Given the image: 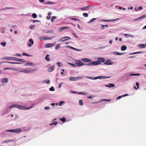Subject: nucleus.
<instances>
[{
    "label": "nucleus",
    "mask_w": 146,
    "mask_h": 146,
    "mask_svg": "<svg viewBox=\"0 0 146 146\" xmlns=\"http://www.w3.org/2000/svg\"><path fill=\"white\" fill-rule=\"evenodd\" d=\"M33 107V105L29 107H26L22 105L17 104L16 108L21 110H29Z\"/></svg>",
    "instance_id": "1"
},
{
    "label": "nucleus",
    "mask_w": 146,
    "mask_h": 146,
    "mask_svg": "<svg viewBox=\"0 0 146 146\" xmlns=\"http://www.w3.org/2000/svg\"><path fill=\"white\" fill-rule=\"evenodd\" d=\"M21 128H17L10 130H8L6 131L7 132H11L19 133L21 131Z\"/></svg>",
    "instance_id": "2"
},
{
    "label": "nucleus",
    "mask_w": 146,
    "mask_h": 146,
    "mask_svg": "<svg viewBox=\"0 0 146 146\" xmlns=\"http://www.w3.org/2000/svg\"><path fill=\"white\" fill-rule=\"evenodd\" d=\"M100 63L98 61H93L90 63H89L86 64L88 66H95L99 64Z\"/></svg>",
    "instance_id": "3"
},
{
    "label": "nucleus",
    "mask_w": 146,
    "mask_h": 146,
    "mask_svg": "<svg viewBox=\"0 0 146 146\" xmlns=\"http://www.w3.org/2000/svg\"><path fill=\"white\" fill-rule=\"evenodd\" d=\"M54 37H40L38 38V39L40 40H51L54 38Z\"/></svg>",
    "instance_id": "4"
},
{
    "label": "nucleus",
    "mask_w": 146,
    "mask_h": 146,
    "mask_svg": "<svg viewBox=\"0 0 146 146\" xmlns=\"http://www.w3.org/2000/svg\"><path fill=\"white\" fill-rule=\"evenodd\" d=\"M12 60H15L17 61H19L22 62V63L25 62V61L23 59H20L19 58H16V57H12Z\"/></svg>",
    "instance_id": "5"
},
{
    "label": "nucleus",
    "mask_w": 146,
    "mask_h": 146,
    "mask_svg": "<svg viewBox=\"0 0 146 146\" xmlns=\"http://www.w3.org/2000/svg\"><path fill=\"white\" fill-rule=\"evenodd\" d=\"M83 77L82 76H79L78 77H72L70 78V80L71 81H74L78 80H79L82 79Z\"/></svg>",
    "instance_id": "6"
},
{
    "label": "nucleus",
    "mask_w": 146,
    "mask_h": 146,
    "mask_svg": "<svg viewBox=\"0 0 146 146\" xmlns=\"http://www.w3.org/2000/svg\"><path fill=\"white\" fill-rule=\"evenodd\" d=\"M75 60L78 62H75V63L76 66L79 67L85 65V64L83 63L80 60Z\"/></svg>",
    "instance_id": "7"
},
{
    "label": "nucleus",
    "mask_w": 146,
    "mask_h": 146,
    "mask_svg": "<svg viewBox=\"0 0 146 146\" xmlns=\"http://www.w3.org/2000/svg\"><path fill=\"white\" fill-rule=\"evenodd\" d=\"M111 78L110 76H100L97 77H95V80L98 79H105L106 78Z\"/></svg>",
    "instance_id": "8"
},
{
    "label": "nucleus",
    "mask_w": 146,
    "mask_h": 146,
    "mask_svg": "<svg viewBox=\"0 0 146 146\" xmlns=\"http://www.w3.org/2000/svg\"><path fill=\"white\" fill-rule=\"evenodd\" d=\"M145 17H146V14L144 15L137 18L134 19L133 20V21H137Z\"/></svg>",
    "instance_id": "9"
},
{
    "label": "nucleus",
    "mask_w": 146,
    "mask_h": 146,
    "mask_svg": "<svg viewBox=\"0 0 146 146\" xmlns=\"http://www.w3.org/2000/svg\"><path fill=\"white\" fill-rule=\"evenodd\" d=\"M9 79L7 78H2L1 80V82L2 83H7L8 82Z\"/></svg>",
    "instance_id": "10"
},
{
    "label": "nucleus",
    "mask_w": 146,
    "mask_h": 146,
    "mask_svg": "<svg viewBox=\"0 0 146 146\" xmlns=\"http://www.w3.org/2000/svg\"><path fill=\"white\" fill-rule=\"evenodd\" d=\"M37 70V69H33L32 70H24V72L27 73H29L31 72L36 71Z\"/></svg>",
    "instance_id": "11"
},
{
    "label": "nucleus",
    "mask_w": 146,
    "mask_h": 146,
    "mask_svg": "<svg viewBox=\"0 0 146 146\" xmlns=\"http://www.w3.org/2000/svg\"><path fill=\"white\" fill-rule=\"evenodd\" d=\"M67 47L70 48L71 49H73L75 50L78 51H81L82 50L80 49H79L75 48H74L72 46H66Z\"/></svg>",
    "instance_id": "12"
},
{
    "label": "nucleus",
    "mask_w": 146,
    "mask_h": 146,
    "mask_svg": "<svg viewBox=\"0 0 146 146\" xmlns=\"http://www.w3.org/2000/svg\"><path fill=\"white\" fill-rule=\"evenodd\" d=\"M98 61L100 62H104L105 61V59L104 58L102 57H98L97 58Z\"/></svg>",
    "instance_id": "13"
},
{
    "label": "nucleus",
    "mask_w": 146,
    "mask_h": 146,
    "mask_svg": "<svg viewBox=\"0 0 146 146\" xmlns=\"http://www.w3.org/2000/svg\"><path fill=\"white\" fill-rule=\"evenodd\" d=\"M55 66L54 65H53L50 67L47 70V71L49 72H50L54 70V69Z\"/></svg>",
    "instance_id": "14"
},
{
    "label": "nucleus",
    "mask_w": 146,
    "mask_h": 146,
    "mask_svg": "<svg viewBox=\"0 0 146 146\" xmlns=\"http://www.w3.org/2000/svg\"><path fill=\"white\" fill-rule=\"evenodd\" d=\"M54 45L52 43H48L46 44L45 46L44 47L45 48H50L53 46Z\"/></svg>",
    "instance_id": "15"
},
{
    "label": "nucleus",
    "mask_w": 146,
    "mask_h": 146,
    "mask_svg": "<svg viewBox=\"0 0 146 146\" xmlns=\"http://www.w3.org/2000/svg\"><path fill=\"white\" fill-rule=\"evenodd\" d=\"M69 28V27H68L65 26V27H61L59 28L58 29V31H60L61 32L63 30L66 29H68Z\"/></svg>",
    "instance_id": "16"
},
{
    "label": "nucleus",
    "mask_w": 146,
    "mask_h": 146,
    "mask_svg": "<svg viewBox=\"0 0 146 146\" xmlns=\"http://www.w3.org/2000/svg\"><path fill=\"white\" fill-rule=\"evenodd\" d=\"M81 60L84 62H90L92 61L91 60L87 58H84L82 59Z\"/></svg>",
    "instance_id": "17"
},
{
    "label": "nucleus",
    "mask_w": 146,
    "mask_h": 146,
    "mask_svg": "<svg viewBox=\"0 0 146 146\" xmlns=\"http://www.w3.org/2000/svg\"><path fill=\"white\" fill-rule=\"evenodd\" d=\"M104 64L106 65H111L112 64V62L110 60H107L104 63Z\"/></svg>",
    "instance_id": "18"
},
{
    "label": "nucleus",
    "mask_w": 146,
    "mask_h": 146,
    "mask_svg": "<svg viewBox=\"0 0 146 146\" xmlns=\"http://www.w3.org/2000/svg\"><path fill=\"white\" fill-rule=\"evenodd\" d=\"M25 65L31 66H34V64L32 62H28L25 64Z\"/></svg>",
    "instance_id": "19"
},
{
    "label": "nucleus",
    "mask_w": 146,
    "mask_h": 146,
    "mask_svg": "<svg viewBox=\"0 0 146 146\" xmlns=\"http://www.w3.org/2000/svg\"><path fill=\"white\" fill-rule=\"evenodd\" d=\"M66 41V39H65V36L62 37L59 39L58 40V42H61L63 41Z\"/></svg>",
    "instance_id": "20"
},
{
    "label": "nucleus",
    "mask_w": 146,
    "mask_h": 146,
    "mask_svg": "<svg viewBox=\"0 0 146 146\" xmlns=\"http://www.w3.org/2000/svg\"><path fill=\"white\" fill-rule=\"evenodd\" d=\"M105 86L109 87V88H111V87H114L115 85L113 84L112 83H110L108 85H105Z\"/></svg>",
    "instance_id": "21"
},
{
    "label": "nucleus",
    "mask_w": 146,
    "mask_h": 146,
    "mask_svg": "<svg viewBox=\"0 0 146 146\" xmlns=\"http://www.w3.org/2000/svg\"><path fill=\"white\" fill-rule=\"evenodd\" d=\"M4 62L5 63H9L10 64H22V63H20V62Z\"/></svg>",
    "instance_id": "22"
},
{
    "label": "nucleus",
    "mask_w": 146,
    "mask_h": 146,
    "mask_svg": "<svg viewBox=\"0 0 146 146\" xmlns=\"http://www.w3.org/2000/svg\"><path fill=\"white\" fill-rule=\"evenodd\" d=\"M124 53H119L117 52H113L112 54H115L117 55H121L124 54Z\"/></svg>",
    "instance_id": "23"
},
{
    "label": "nucleus",
    "mask_w": 146,
    "mask_h": 146,
    "mask_svg": "<svg viewBox=\"0 0 146 146\" xmlns=\"http://www.w3.org/2000/svg\"><path fill=\"white\" fill-rule=\"evenodd\" d=\"M54 31L53 30H48L46 31V33H51L53 34L54 33Z\"/></svg>",
    "instance_id": "24"
},
{
    "label": "nucleus",
    "mask_w": 146,
    "mask_h": 146,
    "mask_svg": "<svg viewBox=\"0 0 146 146\" xmlns=\"http://www.w3.org/2000/svg\"><path fill=\"white\" fill-rule=\"evenodd\" d=\"M4 70H17V69L16 68H11L10 67H8V68H4L3 69Z\"/></svg>",
    "instance_id": "25"
},
{
    "label": "nucleus",
    "mask_w": 146,
    "mask_h": 146,
    "mask_svg": "<svg viewBox=\"0 0 146 146\" xmlns=\"http://www.w3.org/2000/svg\"><path fill=\"white\" fill-rule=\"evenodd\" d=\"M122 34L124 35V36L126 37H133V36L129 34Z\"/></svg>",
    "instance_id": "26"
},
{
    "label": "nucleus",
    "mask_w": 146,
    "mask_h": 146,
    "mask_svg": "<svg viewBox=\"0 0 146 146\" xmlns=\"http://www.w3.org/2000/svg\"><path fill=\"white\" fill-rule=\"evenodd\" d=\"M127 49V47L125 45H123L121 46V49L122 51H124Z\"/></svg>",
    "instance_id": "27"
},
{
    "label": "nucleus",
    "mask_w": 146,
    "mask_h": 146,
    "mask_svg": "<svg viewBox=\"0 0 146 146\" xmlns=\"http://www.w3.org/2000/svg\"><path fill=\"white\" fill-rule=\"evenodd\" d=\"M50 80H44L43 81L42 83H46L47 84H49L50 83Z\"/></svg>",
    "instance_id": "28"
},
{
    "label": "nucleus",
    "mask_w": 146,
    "mask_h": 146,
    "mask_svg": "<svg viewBox=\"0 0 146 146\" xmlns=\"http://www.w3.org/2000/svg\"><path fill=\"white\" fill-rule=\"evenodd\" d=\"M49 55L48 54H47L45 57V59L47 61H49L50 60V58H49Z\"/></svg>",
    "instance_id": "29"
},
{
    "label": "nucleus",
    "mask_w": 146,
    "mask_h": 146,
    "mask_svg": "<svg viewBox=\"0 0 146 146\" xmlns=\"http://www.w3.org/2000/svg\"><path fill=\"white\" fill-rule=\"evenodd\" d=\"M65 103V102L64 101H61L59 102L58 105L59 106H61L64 104Z\"/></svg>",
    "instance_id": "30"
},
{
    "label": "nucleus",
    "mask_w": 146,
    "mask_h": 146,
    "mask_svg": "<svg viewBox=\"0 0 146 146\" xmlns=\"http://www.w3.org/2000/svg\"><path fill=\"white\" fill-rule=\"evenodd\" d=\"M16 107H17V104H13V105H11V106H10L9 107V109H11L13 108H16Z\"/></svg>",
    "instance_id": "31"
},
{
    "label": "nucleus",
    "mask_w": 146,
    "mask_h": 146,
    "mask_svg": "<svg viewBox=\"0 0 146 146\" xmlns=\"http://www.w3.org/2000/svg\"><path fill=\"white\" fill-rule=\"evenodd\" d=\"M138 47L140 48H144L145 47V46L143 44H139L138 45Z\"/></svg>",
    "instance_id": "32"
},
{
    "label": "nucleus",
    "mask_w": 146,
    "mask_h": 146,
    "mask_svg": "<svg viewBox=\"0 0 146 146\" xmlns=\"http://www.w3.org/2000/svg\"><path fill=\"white\" fill-rule=\"evenodd\" d=\"M140 74H131L129 75L130 76H140Z\"/></svg>",
    "instance_id": "33"
},
{
    "label": "nucleus",
    "mask_w": 146,
    "mask_h": 146,
    "mask_svg": "<svg viewBox=\"0 0 146 146\" xmlns=\"http://www.w3.org/2000/svg\"><path fill=\"white\" fill-rule=\"evenodd\" d=\"M96 20V19L95 18H94L91 19V20H90V21H89V22H88V23H91L94 21L95 20Z\"/></svg>",
    "instance_id": "34"
},
{
    "label": "nucleus",
    "mask_w": 146,
    "mask_h": 146,
    "mask_svg": "<svg viewBox=\"0 0 146 146\" xmlns=\"http://www.w3.org/2000/svg\"><path fill=\"white\" fill-rule=\"evenodd\" d=\"M59 119H60V121H62V122H64L66 121V119L65 117H64L62 118H60Z\"/></svg>",
    "instance_id": "35"
},
{
    "label": "nucleus",
    "mask_w": 146,
    "mask_h": 146,
    "mask_svg": "<svg viewBox=\"0 0 146 146\" xmlns=\"http://www.w3.org/2000/svg\"><path fill=\"white\" fill-rule=\"evenodd\" d=\"M79 9L82 11H85L87 10L86 6L80 8H79Z\"/></svg>",
    "instance_id": "36"
},
{
    "label": "nucleus",
    "mask_w": 146,
    "mask_h": 146,
    "mask_svg": "<svg viewBox=\"0 0 146 146\" xmlns=\"http://www.w3.org/2000/svg\"><path fill=\"white\" fill-rule=\"evenodd\" d=\"M60 44H57L55 48V50H58L60 47Z\"/></svg>",
    "instance_id": "37"
},
{
    "label": "nucleus",
    "mask_w": 146,
    "mask_h": 146,
    "mask_svg": "<svg viewBox=\"0 0 146 146\" xmlns=\"http://www.w3.org/2000/svg\"><path fill=\"white\" fill-rule=\"evenodd\" d=\"M78 94H79L86 95L87 93L84 92H78Z\"/></svg>",
    "instance_id": "38"
},
{
    "label": "nucleus",
    "mask_w": 146,
    "mask_h": 146,
    "mask_svg": "<svg viewBox=\"0 0 146 146\" xmlns=\"http://www.w3.org/2000/svg\"><path fill=\"white\" fill-rule=\"evenodd\" d=\"M56 64L58 65V66L59 67H61L62 66V63L60 62H57Z\"/></svg>",
    "instance_id": "39"
},
{
    "label": "nucleus",
    "mask_w": 146,
    "mask_h": 146,
    "mask_svg": "<svg viewBox=\"0 0 146 146\" xmlns=\"http://www.w3.org/2000/svg\"><path fill=\"white\" fill-rule=\"evenodd\" d=\"M79 104L81 106H82L83 105V100H79Z\"/></svg>",
    "instance_id": "40"
},
{
    "label": "nucleus",
    "mask_w": 146,
    "mask_h": 146,
    "mask_svg": "<svg viewBox=\"0 0 146 146\" xmlns=\"http://www.w3.org/2000/svg\"><path fill=\"white\" fill-rule=\"evenodd\" d=\"M87 78L88 79H90L95 80V77H90V76H87Z\"/></svg>",
    "instance_id": "41"
},
{
    "label": "nucleus",
    "mask_w": 146,
    "mask_h": 146,
    "mask_svg": "<svg viewBox=\"0 0 146 146\" xmlns=\"http://www.w3.org/2000/svg\"><path fill=\"white\" fill-rule=\"evenodd\" d=\"M111 101V100L106 99H102L101 100V102H103L104 101H106L107 102H110Z\"/></svg>",
    "instance_id": "42"
},
{
    "label": "nucleus",
    "mask_w": 146,
    "mask_h": 146,
    "mask_svg": "<svg viewBox=\"0 0 146 146\" xmlns=\"http://www.w3.org/2000/svg\"><path fill=\"white\" fill-rule=\"evenodd\" d=\"M119 19V18H117L116 19H110V22H113L114 21H117Z\"/></svg>",
    "instance_id": "43"
},
{
    "label": "nucleus",
    "mask_w": 146,
    "mask_h": 146,
    "mask_svg": "<svg viewBox=\"0 0 146 146\" xmlns=\"http://www.w3.org/2000/svg\"><path fill=\"white\" fill-rule=\"evenodd\" d=\"M15 9V8H13V7H6L4 8H3V9H2L1 10H2L5 9Z\"/></svg>",
    "instance_id": "44"
},
{
    "label": "nucleus",
    "mask_w": 146,
    "mask_h": 146,
    "mask_svg": "<svg viewBox=\"0 0 146 146\" xmlns=\"http://www.w3.org/2000/svg\"><path fill=\"white\" fill-rule=\"evenodd\" d=\"M32 16L34 18H36L37 16V15L35 13H33L32 15Z\"/></svg>",
    "instance_id": "45"
},
{
    "label": "nucleus",
    "mask_w": 146,
    "mask_h": 146,
    "mask_svg": "<svg viewBox=\"0 0 146 146\" xmlns=\"http://www.w3.org/2000/svg\"><path fill=\"white\" fill-rule=\"evenodd\" d=\"M68 63L73 67H75L76 66L75 64H74L70 62H68Z\"/></svg>",
    "instance_id": "46"
},
{
    "label": "nucleus",
    "mask_w": 146,
    "mask_h": 146,
    "mask_svg": "<svg viewBox=\"0 0 146 146\" xmlns=\"http://www.w3.org/2000/svg\"><path fill=\"white\" fill-rule=\"evenodd\" d=\"M49 90L50 91H54L55 90L53 86H52L51 87H50L49 88Z\"/></svg>",
    "instance_id": "47"
},
{
    "label": "nucleus",
    "mask_w": 146,
    "mask_h": 146,
    "mask_svg": "<svg viewBox=\"0 0 146 146\" xmlns=\"http://www.w3.org/2000/svg\"><path fill=\"white\" fill-rule=\"evenodd\" d=\"M6 42H1V44L3 46H5L6 45Z\"/></svg>",
    "instance_id": "48"
},
{
    "label": "nucleus",
    "mask_w": 146,
    "mask_h": 146,
    "mask_svg": "<svg viewBox=\"0 0 146 146\" xmlns=\"http://www.w3.org/2000/svg\"><path fill=\"white\" fill-rule=\"evenodd\" d=\"M83 15L85 17H87L88 16V14L87 13H84L83 14Z\"/></svg>",
    "instance_id": "49"
},
{
    "label": "nucleus",
    "mask_w": 146,
    "mask_h": 146,
    "mask_svg": "<svg viewBox=\"0 0 146 146\" xmlns=\"http://www.w3.org/2000/svg\"><path fill=\"white\" fill-rule=\"evenodd\" d=\"M72 34L74 36L78 38V36L76 35V34L73 31H72Z\"/></svg>",
    "instance_id": "50"
},
{
    "label": "nucleus",
    "mask_w": 146,
    "mask_h": 146,
    "mask_svg": "<svg viewBox=\"0 0 146 146\" xmlns=\"http://www.w3.org/2000/svg\"><path fill=\"white\" fill-rule=\"evenodd\" d=\"M101 21L105 22H110V19L109 20H105L103 19L101 20Z\"/></svg>",
    "instance_id": "51"
},
{
    "label": "nucleus",
    "mask_w": 146,
    "mask_h": 146,
    "mask_svg": "<svg viewBox=\"0 0 146 146\" xmlns=\"http://www.w3.org/2000/svg\"><path fill=\"white\" fill-rule=\"evenodd\" d=\"M65 39H66V40H68L71 39V38L69 36H65Z\"/></svg>",
    "instance_id": "52"
},
{
    "label": "nucleus",
    "mask_w": 146,
    "mask_h": 146,
    "mask_svg": "<svg viewBox=\"0 0 146 146\" xmlns=\"http://www.w3.org/2000/svg\"><path fill=\"white\" fill-rule=\"evenodd\" d=\"M29 41L30 43H31V44H34V41L32 39H29Z\"/></svg>",
    "instance_id": "53"
},
{
    "label": "nucleus",
    "mask_w": 146,
    "mask_h": 146,
    "mask_svg": "<svg viewBox=\"0 0 146 146\" xmlns=\"http://www.w3.org/2000/svg\"><path fill=\"white\" fill-rule=\"evenodd\" d=\"M23 55H25L27 56H31V55L25 53L23 52L22 54Z\"/></svg>",
    "instance_id": "54"
},
{
    "label": "nucleus",
    "mask_w": 146,
    "mask_h": 146,
    "mask_svg": "<svg viewBox=\"0 0 146 146\" xmlns=\"http://www.w3.org/2000/svg\"><path fill=\"white\" fill-rule=\"evenodd\" d=\"M95 96L94 95H92L87 97V98L88 99H92L93 98L95 97Z\"/></svg>",
    "instance_id": "55"
},
{
    "label": "nucleus",
    "mask_w": 146,
    "mask_h": 146,
    "mask_svg": "<svg viewBox=\"0 0 146 146\" xmlns=\"http://www.w3.org/2000/svg\"><path fill=\"white\" fill-rule=\"evenodd\" d=\"M14 56H21V55L20 54L16 53L14 55Z\"/></svg>",
    "instance_id": "56"
},
{
    "label": "nucleus",
    "mask_w": 146,
    "mask_h": 146,
    "mask_svg": "<svg viewBox=\"0 0 146 146\" xmlns=\"http://www.w3.org/2000/svg\"><path fill=\"white\" fill-rule=\"evenodd\" d=\"M56 18V17L53 16L52 17V19L51 20V21L53 22L54 21V19H55Z\"/></svg>",
    "instance_id": "57"
},
{
    "label": "nucleus",
    "mask_w": 146,
    "mask_h": 146,
    "mask_svg": "<svg viewBox=\"0 0 146 146\" xmlns=\"http://www.w3.org/2000/svg\"><path fill=\"white\" fill-rule=\"evenodd\" d=\"M50 108L48 106H46L44 108V109L46 110H48L50 109Z\"/></svg>",
    "instance_id": "58"
},
{
    "label": "nucleus",
    "mask_w": 146,
    "mask_h": 146,
    "mask_svg": "<svg viewBox=\"0 0 146 146\" xmlns=\"http://www.w3.org/2000/svg\"><path fill=\"white\" fill-rule=\"evenodd\" d=\"M92 7V6L91 5H89L86 6L87 10L88 9H91Z\"/></svg>",
    "instance_id": "59"
},
{
    "label": "nucleus",
    "mask_w": 146,
    "mask_h": 146,
    "mask_svg": "<svg viewBox=\"0 0 146 146\" xmlns=\"http://www.w3.org/2000/svg\"><path fill=\"white\" fill-rule=\"evenodd\" d=\"M57 124V122L56 121H54L52 123H51L50 124V125H52L53 124L55 125H56Z\"/></svg>",
    "instance_id": "60"
},
{
    "label": "nucleus",
    "mask_w": 146,
    "mask_h": 146,
    "mask_svg": "<svg viewBox=\"0 0 146 146\" xmlns=\"http://www.w3.org/2000/svg\"><path fill=\"white\" fill-rule=\"evenodd\" d=\"M102 102H101V100L100 101L96 102H93L92 103L94 104H98L99 103Z\"/></svg>",
    "instance_id": "61"
},
{
    "label": "nucleus",
    "mask_w": 146,
    "mask_h": 146,
    "mask_svg": "<svg viewBox=\"0 0 146 146\" xmlns=\"http://www.w3.org/2000/svg\"><path fill=\"white\" fill-rule=\"evenodd\" d=\"M35 27L34 25H33L30 26L29 28L31 29H33Z\"/></svg>",
    "instance_id": "62"
},
{
    "label": "nucleus",
    "mask_w": 146,
    "mask_h": 146,
    "mask_svg": "<svg viewBox=\"0 0 146 146\" xmlns=\"http://www.w3.org/2000/svg\"><path fill=\"white\" fill-rule=\"evenodd\" d=\"M136 85L137 87V89H139V82H136Z\"/></svg>",
    "instance_id": "63"
},
{
    "label": "nucleus",
    "mask_w": 146,
    "mask_h": 146,
    "mask_svg": "<svg viewBox=\"0 0 146 146\" xmlns=\"http://www.w3.org/2000/svg\"><path fill=\"white\" fill-rule=\"evenodd\" d=\"M122 97H123L122 96H118V97H117L116 98V100H117L118 99H120V98H121Z\"/></svg>",
    "instance_id": "64"
}]
</instances>
